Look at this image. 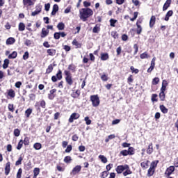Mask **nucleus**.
Masks as SVG:
<instances>
[{"mask_svg": "<svg viewBox=\"0 0 178 178\" xmlns=\"http://www.w3.org/2000/svg\"><path fill=\"white\" fill-rule=\"evenodd\" d=\"M94 15V11L90 8H81L79 10V17L83 22H87V19Z\"/></svg>", "mask_w": 178, "mask_h": 178, "instance_id": "f257e3e1", "label": "nucleus"}, {"mask_svg": "<svg viewBox=\"0 0 178 178\" xmlns=\"http://www.w3.org/2000/svg\"><path fill=\"white\" fill-rule=\"evenodd\" d=\"M90 101L92 102V106H94L95 108L99 106L100 101L98 95H91Z\"/></svg>", "mask_w": 178, "mask_h": 178, "instance_id": "f03ea898", "label": "nucleus"}, {"mask_svg": "<svg viewBox=\"0 0 178 178\" xmlns=\"http://www.w3.org/2000/svg\"><path fill=\"white\" fill-rule=\"evenodd\" d=\"M64 73L66 76L65 81L69 86H72L73 84V79H72V74H70V72L65 70Z\"/></svg>", "mask_w": 178, "mask_h": 178, "instance_id": "7ed1b4c3", "label": "nucleus"}, {"mask_svg": "<svg viewBox=\"0 0 178 178\" xmlns=\"http://www.w3.org/2000/svg\"><path fill=\"white\" fill-rule=\"evenodd\" d=\"M79 118H80V114L77 113H74L70 115L68 122L70 123H73V122H74V120H76V119H79Z\"/></svg>", "mask_w": 178, "mask_h": 178, "instance_id": "20e7f679", "label": "nucleus"}, {"mask_svg": "<svg viewBox=\"0 0 178 178\" xmlns=\"http://www.w3.org/2000/svg\"><path fill=\"white\" fill-rule=\"evenodd\" d=\"M81 171V165H76L75 166L72 172H70V175L72 176H76V175H77V173L80 172Z\"/></svg>", "mask_w": 178, "mask_h": 178, "instance_id": "39448f33", "label": "nucleus"}, {"mask_svg": "<svg viewBox=\"0 0 178 178\" xmlns=\"http://www.w3.org/2000/svg\"><path fill=\"white\" fill-rule=\"evenodd\" d=\"M42 10V6L38 5L35 7V10L32 12L31 16H37V15H39V13H41V11Z\"/></svg>", "mask_w": 178, "mask_h": 178, "instance_id": "423d86ee", "label": "nucleus"}, {"mask_svg": "<svg viewBox=\"0 0 178 178\" xmlns=\"http://www.w3.org/2000/svg\"><path fill=\"white\" fill-rule=\"evenodd\" d=\"M127 165H118L115 170L117 172V173L120 174V173H123V172H124L125 169H127Z\"/></svg>", "mask_w": 178, "mask_h": 178, "instance_id": "0eeeda50", "label": "nucleus"}, {"mask_svg": "<svg viewBox=\"0 0 178 178\" xmlns=\"http://www.w3.org/2000/svg\"><path fill=\"white\" fill-rule=\"evenodd\" d=\"M156 60V58L154 57L151 61V65L147 70V73H151L154 70V68L155 67V60Z\"/></svg>", "mask_w": 178, "mask_h": 178, "instance_id": "6e6552de", "label": "nucleus"}, {"mask_svg": "<svg viewBox=\"0 0 178 178\" xmlns=\"http://www.w3.org/2000/svg\"><path fill=\"white\" fill-rule=\"evenodd\" d=\"M48 34H49V30L43 28L42 29V33H41V38H45V37H47V35H48Z\"/></svg>", "mask_w": 178, "mask_h": 178, "instance_id": "1a4fd4ad", "label": "nucleus"}, {"mask_svg": "<svg viewBox=\"0 0 178 178\" xmlns=\"http://www.w3.org/2000/svg\"><path fill=\"white\" fill-rule=\"evenodd\" d=\"M55 92H56V89H52L49 91L48 95L49 99H54L55 98Z\"/></svg>", "mask_w": 178, "mask_h": 178, "instance_id": "9d476101", "label": "nucleus"}, {"mask_svg": "<svg viewBox=\"0 0 178 178\" xmlns=\"http://www.w3.org/2000/svg\"><path fill=\"white\" fill-rule=\"evenodd\" d=\"M10 172V162H8L6 164V167H5V175L6 176H8V175H9V173Z\"/></svg>", "mask_w": 178, "mask_h": 178, "instance_id": "9b49d317", "label": "nucleus"}, {"mask_svg": "<svg viewBox=\"0 0 178 178\" xmlns=\"http://www.w3.org/2000/svg\"><path fill=\"white\" fill-rule=\"evenodd\" d=\"M172 172H175V166H170L168 168H167L165 175H167V176H170Z\"/></svg>", "mask_w": 178, "mask_h": 178, "instance_id": "f8f14e48", "label": "nucleus"}, {"mask_svg": "<svg viewBox=\"0 0 178 178\" xmlns=\"http://www.w3.org/2000/svg\"><path fill=\"white\" fill-rule=\"evenodd\" d=\"M170 3H172V0H167L165 3H164L163 6V10L165 12V10H168V8L170 6Z\"/></svg>", "mask_w": 178, "mask_h": 178, "instance_id": "ddd939ff", "label": "nucleus"}, {"mask_svg": "<svg viewBox=\"0 0 178 178\" xmlns=\"http://www.w3.org/2000/svg\"><path fill=\"white\" fill-rule=\"evenodd\" d=\"M58 10H59V6H58V4H54L53 6L51 16H55V15H56V12H58Z\"/></svg>", "mask_w": 178, "mask_h": 178, "instance_id": "4468645a", "label": "nucleus"}, {"mask_svg": "<svg viewBox=\"0 0 178 178\" xmlns=\"http://www.w3.org/2000/svg\"><path fill=\"white\" fill-rule=\"evenodd\" d=\"M167 86H168V81H166V80H163L162 83V87L161 88V92H165V91H166Z\"/></svg>", "mask_w": 178, "mask_h": 178, "instance_id": "2eb2a0df", "label": "nucleus"}, {"mask_svg": "<svg viewBox=\"0 0 178 178\" xmlns=\"http://www.w3.org/2000/svg\"><path fill=\"white\" fill-rule=\"evenodd\" d=\"M16 42V40L14 38H9L6 40V44L7 45H12Z\"/></svg>", "mask_w": 178, "mask_h": 178, "instance_id": "dca6fc26", "label": "nucleus"}, {"mask_svg": "<svg viewBox=\"0 0 178 178\" xmlns=\"http://www.w3.org/2000/svg\"><path fill=\"white\" fill-rule=\"evenodd\" d=\"M172 15H173V10H169V11L166 13L164 20H165V22H168L169 18H170V17H172Z\"/></svg>", "mask_w": 178, "mask_h": 178, "instance_id": "f3484780", "label": "nucleus"}, {"mask_svg": "<svg viewBox=\"0 0 178 178\" xmlns=\"http://www.w3.org/2000/svg\"><path fill=\"white\" fill-rule=\"evenodd\" d=\"M109 59V54L108 53H102L101 60H108Z\"/></svg>", "mask_w": 178, "mask_h": 178, "instance_id": "a211bd4d", "label": "nucleus"}, {"mask_svg": "<svg viewBox=\"0 0 178 178\" xmlns=\"http://www.w3.org/2000/svg\"><path fill=\"white\" fill-rule=\"evenodd\" d=\"M125 171L122 173L123 176H128V175H131V173H133V172H131V170H130V167H129L127 165V168H125L124 170Z\"/></svg>", "mask_w": 178, "mask_h": 178, "instance_id": "6ab92c4d", "label": "nucleus"}, {"mask_svg": "<svg viewBox=\"0 0 178 178\" xmlns=\"http://www.w3.org/2000/svg\"><path fill=\"white\" fill-rule=\"evenodd\" d=\"M48 55H49L50 56H54L56 55V50L54 49H49L47 51Z\"/></svg>", "mask_w": 178, "mask_h": 178, "instance_id": "aec40b11", "label": "nucleus"}, {"mask_svg": "<svg viewBox=\"0 0 178 178\" xmlns=\"http://www.w3.org/2000/svg\"><path fill=\"white\" fill-rule=\"evenodd\" d=\"M156 20V18L155 16H152L149 21V27H154V25L155 24V21Z\"/></svg>", "mask_w": 178, "mask_h": 178, "instance_id": "412c9836", "label": "nucleus"}, {"mask_svg": "<svg viewBox=\"0 0 178 178\" xmlns=\"http://www.w3.org/2000/svg\"><path fill=\"white\" fill-rule=\"evenodd\" d=\"M152 152H154V147L152 146V143H150L147 149V154H148L149 155H151Z\"/></svg>", "mask_w": 178, "mask_h": 178, "instance_id": "4be33fe9", "label": "nucleus"}, {"mask_svg": "<svg viewBox=\"0 0 178 178\" xmlns=\"http://www.w3.org/2000/svg\"><path fill=\"white\" fill-rule=\"evenodd\" d=\"M149 161H143L140 163L141 167L143 169H148Z\"/></svg>", "mask_w": 178, "mask_h": 178, "instance_id": "5701e85b", "label": "nucleus"}, {"mask_svg": "<svg viewBox=\"0 0 178 178\" xmlns=\"http://www.w3.org/2000/svg\"><path fill=\"white\" fill-rule=\"evenodd\" d=\"M33 148L38 151L39 149H41V148H42V145H41V143H36L33 145Z\"/></svg>", "mask_w": 178, "mask_h": 178, "instance_id": "b1692460", "label": "nucleus"}, {"mask_svg": "<svg viewBox=\"0 0 178 178\" xmlns=\"http://www.w3.org/2000/svg\"><path fill=\"white\" fill-rule=\"evenodd\" d=\"M136 26H137L136 33L137 34L140 35L143 31V27H141V25L138 24V22L136 23Z\"/></svg>", "mask_w": 178, "mask_h": 178, "instance_id": "393cba45", "label": "nucleus"}, {"mask_svg": "<svg viewBox=\"0 0 178 178\" xmlns=\"http://www.w3.org/2000/svg\"><path fill=\"white\" fill-rule=\"evenodd\" d=\"M155 173V169L149 168L148 171H147V176L149 177H151Z\"/></svg>", "mask_w": 178, "mask_h": 178, "instance_id": "a878e982", "label": "nucleus"}, {"mask_svg": "<svg viewBox=\"0 0 178 178\" xmlns=\"http://www.w3.org/2000/svg\"><path fill=\"white\" fill-rule=\"evenodd\" d=\"M57 29L60 31L65 30V24L63 22H60L57 25Z\"/></svg>", "mask_w": 178, "mask_h": 178, "instance_id": "bb28decb", "label": "nucleus"}, {"mask_svg": "<svg viewBox=\"0 0 178 178\" xmlns=\"http://www.w3.org/2000/svg\"><path fill=\"white\" fill-rule=\"evenodd\" d=\"M26 29V25L23 24V22H20L19 24V31H24Z\"/></svg>", "mask_w": 178, "mask_h": 178, "instance_id": "cd10ccee", "label": "nucleus"}, {"mask_svg": "<svg viewBox=\"0 0 178 178\" xmlns=\"http://www.w3.org/2000/svg\"><path fill=\"white\" fill-rule=\"evenodd\" d=\"M140 59H148L149 58V55H148V53L145 52L140 56Z\"/></svg>", "mask_w": 178, "mask_h": 178, "instance_id": "c85d7f7f", "label": "nucleus"}, {"mask_svg": "<svg viewBox=\"0 0 178 178\" xmlns=\"http://www.w3.org/2000/svg\"><path fill=\"white\" fill-rule=\"evenodd\" d=\"M99 158L101 159L103 163H106V162H108V159H106V157H105L104 155H99Z\"/></svg>", "mask_w": 178, "mask_h": 178, "instance_id": "c756f323", "label": "nucleus"}, {"mask_svg": "<svg viewBox=\"0 0 178 178\" xmlns=\"http://www.w3.org/2000/svg\"><path fill=\"white\" fill-rule=\"evenodd\" d=\"M23 3L24 5H28L29 6H31V5H33L31 0H23Z\"/></svg>", "mask_w": 178, "mask_h": 178, "instance_id": "7c9ffc66", "label": "nucleus"}, {"mask_svg": "<svg viewBox=\"0 0 178 178\" xmlns=\"http://www.w3.org/2000/svg\"><path fill=\"white\" fill-rule=\"evenodd\" d=\"M17 56V52L13 51L11 54L8 56L9 59H15Z\"/></svg>", "mask_w": 178, "mask_h": 178, "instance_id": "2f4dec72", "label": "nucleus"}, {"mask_svg": "<svg viewBox=\"0 0 178 178\" xmlns=\"http://www.w3.org/2000/svg\"><path fill=\"white\" fill-rule=\"evenodd\" d=\"M8 95L11 97V98H15L16 94L15 93V90L10 89L8 90Z\"/></svg>", "mask_w": 178, "mask_h": 178, "instance_id": "473e14b6", "label": "nucleus"}, {"mask_svg": "<svg viewBox=\"0 0 178 178\" xmlns=\"http://www.w3.org/2000/svg\"><path fill=\"white\" fill-rule=\"evenodd\" d=\"M32 113H33V109H31V108H28V109L25 111V115H26V118H30V115H31Z\"/></svg>", "mask_w": 178, "mask_h": 178, "instance_id": "72a5a7b5", "label": "nucleus"}, {"mask_svg": "<svg viewBox=\"0 0 178 178\" xmlns=\"http://www.w3.org/2000/svg\"><path fill=\"white\" fill-rule=\"evenodd\" d=\"M158 162H159V161H152L151 163V165H150V168L152 169H154L155 170V168L158 165Z\"/></svg>", "mask_w": 178, "mask_h": 178, "instance_id": "f704fd0d", "label": "nucleus"}, {"mask_svg": "<svg viewBox=\"0 0 178 178\" xmlns=\"http://www.w3.org/2000/svg\"><path fill=\"white\" fill-rule=\"evenodd\" d=\"M33 173H34V177H37L40 175V168H35L33 170Z\"/></svg>", "mask_w": 178, "mask_h": 178, "instance_id": "c9c22d12", "label": "nucleus"}, {"mask_svg": "<svg viewBox=\"0 0 178 178\" xmlns=\"http://www.w3.org/2000/svg\"><path fill=\"white\" fill-rule=\"evenodd\" d=\"M64 162L65 163H70V162H72V157H70V156H65L64 159Z\"/></svg>", "mask_w": 178, "mask_h": 178, "instance_id": "e433bc0d", "label": "nucleus"}, {"mask_svg": "<svg viewBox=\"0 0 178 178\" xmlns=\"http://www.w3.org/2000/svg\"><path fill=\"white\" fill-rule=\"evenodd\" d=\"M160 109L163 113H168V108L163 105L160 106Z\"/></svg>", "mask_w": 178, "mask_h": 178, "instance_id": "4c0bfd02", "label": "nucleus"}, {"mask_svg": "<svg viewBox=\"0 0 178 178\" xmlns=\"http://www.w3.org/2000/svg\"><path fill=\"white\" fill-rule=\"evenodd\" d=\"M52 70H54V66L52 65V64H51L48 66L46 72L49 74L52 72Z\"/></svg>", "mask_w": 178, "mask_h": 178, "instance_id": "58836bf2", "label": "nucleus"}, {"mask_svg": "<svg viewBox=\"0 0 178 178\" xmlns=\"http://www.w3.org/2000/svg\"><path fill=\"white\" fill-rule=\"evenodd\" d=\"M8 65H9V60L8 59H5L4 63L3 64V68L7 69Z\"/></svg>", "mask_w": 178, "mask_h": 178, "instance_id": "ea45409f", "label": "nucleus"}, {"mask_svg": "<svg viewBox=\"0 0 178 178\" xmlns=\"http://www.w3.org/2000/svg\"><path fill=\"white\" fill-rule=\"evenodd\" d=\"M68 70H71L72 72H76V65L71 64L68 66Z\"/></svg>", "mask_w": 178, "mask_h": 178, "instance_id": "a19ab883", "label": "nucleus"}, {"mask_svg": "<svg viewBox=\"0 0 178 178\" xmlns=\"http://www.w3.org/2000/svg\"><path fill=\"white\" fill-rule=\"evenodd\" d=\"M99 26L98 24H96L95 26L92 29V33H99Z\"/></svg>", "mask_w": 178, "mask_h": 178, "instance_id": "79ce46f5", "label": "nucleus"}, {"mask_svg": "<svg viewBox=\"0 0 178 178\" xmlns=\"http://www.w3.org/2000/svg\"><path fill=\"white\" fill-rule=\"evenodd\" d=\"M23 140H20L19 142L18 143V145L17 146V149H22V147H23Z\"/></svg>", "mask_w": 178, "mask_h": 178, "instance_id": "37998d69", "label": "nucleus"}, {"mask_svg": "<svg viewBox=\"0 0 178 178\" xmlns=\"http://www.w3.org/2000/svg\"><path fill=\"white\" fill-rule=\"evenodd\" d=\"M56 77L58 80H62V71L60 70H59L56 74Z\"/></svg>", "mask_w": 178, "mask_h": 178, "instance_id": "c03bdc74", "label": "nucleus"}, {"mask_svg": "<svg viewBox=\"0 0 178 178\" xmlns=\"http://www.w3.org/2000/svg\"><path fill=\"white\" fill-rule=\"evenodd\" d=\"M23 143L24 145H29V144H30V138H29V137H25Z\"/></svg>", "mask_w": 178, "mask_h": 178, "instance_id": "a18cd8bd", "label": "nucleus"}, {"mask_svg": "<svg viewBox=\"0 0 178 178\" xmlns=\"http://www.w3.org/2000/svg\"><path fill=\"white\" fill-rule=\"evenodd\" d=\"M158 97V95L156 94H153L152 95V101L153 102H158V99H156Z\"/></svg>", "mask_w": 178, "mask_h": 178, "instance_id": "49530a36", "label": "nucleus"}, {"mask_svg": "<svg viewBox=\"0 0 178 178\" xmlns=\"http://www.w3.org/2000/svg\"><path fill=\"white\" fill-rule=\"evenodd\" d=\"M161 101H165V92H161L159 94Z\"/></svg>", "mask_w": 178, "mask_h": 178, "instance_id": "de8ad7c7", "label": "nucleus"}, {"mask_svg": "<svg viewBox=\"0 0 178 178\" xmlns=\"http://www.w3.org/2000/svg\"><path fill=\"white\" fill-rule=\"evenodd\" d=\"M14 136L15 137H19V136H20V130H19V129H15L14 130Z\"/></svg>", "mask_w": 178, "mask_h": 178, "instance_id": "09e8293b", "label": "nucleus"}, {"mask_svg": "<svg viewBox=\"0 0 178 178\" xmlns=\"http://www.w3.org/2000/svg\"><path fill=\"white\" fill-rule=\"evenodd\" d=\"M127 151H128L129 155H134V148L129 147Z\"/></svg>", "mask_w": 178, "mask_h": 178, "instance_id": "8fccbe9b", "label": "nucleus"}, {"mask_svg": "<svg viewBox=\"0 0 178 178\" xmlns=\"http://www.w3.org/2000/svg\"><path fill=\"white\" fill-rule=\"evenodd\" d=\"M22 173H23V170H22V168H19L17 173V178H22Z\"/></svg>", "mask_w": 178, "mask_h": 178, "instance_id": "3c124183", "label": "nucleus"}, {"mask_svg": "<svg viewBox=\"0 0 178 178\" xmlns=\"http://www.w3.org/2000/svg\"><path fill=\"white\" fill-rule=\"evenodd\" d=\"M117 22H118V20H116V19H110V26H111V27H115V24Z\"/></svg>", "mask_w": 178, "mask_h": 178, "instance_id": "603ef678", "label": "nucleus"}, {"mask_svg": "<svg viewBox=\"0 0 178 178\" xmlns=\"http://www.w3.org/2000/svg\"><path fill=\"white\" fill-rule=\"evenodd\" d=\"M84 120L86 122V124L88 126L90 124H91V120H90V118L89 117H86L84 118Z\"/></svg>", "mask_w": 178, "mask_h": 178, "instance_id": "864d4df0", "label": "nucleus"}, {"mask_svg": "<svg viewBox=\"0 0 178 178\" xmlns=\"http://www.w3.org/2000/svg\"><path fill=\"white\" fill-rule=\"evenodd\" d=\"M22 161H23V158H22V156H20L18 160L16 161L15 163V165L16 166H19V165H22Z\"/></svg>", "mask_w": 178, "mask_h": 178, "instance_id": "5fc2aeb1", "label": "nucleus"}, {"mask_svg": "<svg viewBox=\"0 0 178 178\" xmlns=\"http://www.w3.org/2000/svg\"><path fill=\"white\" fill-rule=\"evenodd\" d=\"M159 83V78L156 77L153 79L152 84H154V86H156V84H158Z\"/></svg>", "mask_w": 178, "mask_h": 178, "instance_id": "6e6d98bb", "label": "nucleus"}, {"mask_svg": "<svg viewBox=\"0 0 178 178\" xmlns=\"http://www.w3.org/2000/svg\"><path fill=\"white\" fill-rule=\"evenodd\" d=\"M51 8V4L49 3L44 4V10L46 12H49Z\"/></svg>", "mask_w": 178, "mask_h": 178, "instance_id": "4d7b16f0", "label": "nucleus"}, {"mask_svg": "<svg viewBox=\"0 0 178 178\" xmlns=\"http://www.w3.org/2000/svg\"><path fill=\"white\" fill-rule=\"evenodd\" d=\"M108 175H109V171H104L102 174V178L108 177Z\"/></svg>", "mask_w": 178, "mask_h": 178, "instance_id": "13d9d810", "label": "nucleus"}, {"mask_svg": "<svg viewBox=\"0 0 178 178\" xmlns=\"http://www.w3.org/2000/svg\"><path fill=\"white\" fill-rule=\"evenodd\" d=\"M54 37L55 40H59V38H60V35L59 32L54 33Z\"/></svg>", "mask_w": 178, "mask_h": 178, "instance_id": "bf43d9fd", "label": "nucleus"}, {"mask_svg": "<svg viewBox=\"0 0 178 178\" xmlns=\"http://www.w3.org/2000/svg\"><path fill=\"white\" fill-rule=\"evenodd\" d=\"M121 155H123V156H127L129 155L128 150H122L120 152Z\"/></svg>", "mask_w": 178, "mask_h": 178, "instance_id": "052dcab7", "label": "nucleus"}, {"mask_svg": "<svg viewBox=\"0 0 178 178\" xmlns=\"http://www.w3.org/2000/svg\"><path fill=\"white\" fill-rule=\"evenodd\" d=\"M23 59L24 60H27L29 59V51H26L24 54L23 55Z\"/></svg>", "mask_w": 178, "mask_h": 178, "instance_id": "680f3d73", "label": "nucleus"}, {"mask_svg": "<svg viewBox=\"0 0 178 178\" xmlns=\"http://www.w3.org/2000/svg\"><path fill=\"white\" fill-rule=\"evenodd\" d=\"M8 111H10V112H15L13 104H8Z\"/></svg>", "mask_w": 178, "mask_h": 178, "instance_id": "e2e57ef3", "label": "nucleus"}, {"mask_svg": "<svg viewBox=\"0 0 178 178\" xmlns=\"http://www.w3.org/2000/svg\"><path fill=\"white\" fill-rule=\"evenodd\" d=\"M101 79L103 81H108V76L106 74L102 75Z\"/></svg>", "mask_w": 178, "mask_h": 178, "instance_id": "0e129e2a", "label": "nucleus"}, {"mask_svg": "<svg viewBox=\"0 0 178 178\" xmlns=\"http://www.w3.org/2000/svg\"><path fill=\"white\" fill-rule=\"evenodd\" d=\"M24 44H25V45H26V47H30V45H31V40L26 39L25 40Z\"/></svg>", "mask_w": 178, "mask_h": 178, "instance_id": "69168bd1", "label": "nucleus"}, {"mask_svg": "<svg viewBox=\"0 0 178 178\" xmlns=\"http://www.w3.org/2000/svg\"><path fill=\"white\" fill-rule=\"evenodd\" d=\"M72 145H69L67 147V149H65V152L69 153L70 152V151H72Z\"/></svg>", "mask_w": 178, "mask_h": 178, "instance_id": "338daca9", "label": "nucleus"}, {"mask_svg": "<svg viewBox=\"0 0 178 178\" xmlns=\"http://www.w3.org/2000/svg\"><path fill=\"white\" fill-rule=\"evenodd\" d=\"M111 35L115 39L118 38V33L116 31L111 32Z\"/></svg>", "mask_w": 178, "mask_h": 178, "instance_id": "774afa93", "label": "nucleus"}]
</instances>
